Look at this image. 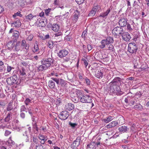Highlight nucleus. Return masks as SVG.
Returning a JSON list of instances; mask_svg holds the SVG:
<instances>
[{
  "label": "nucleus",
  "mask_w": 149,
  "mask_h": 149,
  "mask_svg": "<svg viewBox=\"0 0 149 149\" xmlns=\"http://www.w3.org/2000/svg\"><path fill=\"white\" fill-rule=\"evenodd\" d=\"M54 60L50 58H44L40 61L42 64L37 67V68L39 71L47 69L49 67L54 65Z\"/></svg>",
  "instance_id": "f257e3e1"
},
{
  "label": "nucleus",
  "mask_w": 149,
  "mask_h": 149,
  "mask_svg": "<svg viewBox=\"0 0 149 149\" xmlns=\"http://www.w3.org/2000/svg\"><path fill=\"white\" fill-rule=\"evenodd\" d=\"M120 81L121 79L120 78L116 77L109 84L111 86L110 90L112 92L121 94H123L122 93H120V92L122 93V92L120 91V87L118 86V84Z\"/></svg>",
  "instance_id": "f03ea898"
},
{
  "label": "nucleus",
  "mask_w": 149,
  "mask_h": 149,
  "mask_svg": "<svg viewBox=\"0 0 149 149\" xmlns=\"http://www.w3.org/2000/svg\"><path fill=\"white\" fill-rule=\"evenodd\" d=\"M113 42V38L109 36L106 39L102 40L100 42L101 45L99 46L101 49H103L106 47V45L112 43Z\"/></svg>",
  "instance_id": "7ed1b4c3"
},
{
  "label": "nucleus",
  "mask_w": 149,
  "mask_h": 149,
  "mask_svg": "<svg viewBox=\"0 0 149 149\" xmlns=\"http://www.w3.org/2000/svg\"><path fill=\"white\" fill-rule=\"evenodd\" d=\"M138 48L134 42H131L129 44L128 48V51L131 54H136Z\"/></svg>",
  "instance_id": "20e7f679"
},
{
  "label": "nucleus",
  "mask_w": 149,
  "mask_h": 149,
  "mask_svg": "<svg viewBox=\"0 0 149 149\" xmlns=\"http://www.w3.org/2000/svg\"><path fill=\"white\" fill-rule=\"evenodd\" d=\"M19 131L21 130V131L24 132V133L23 134V135L24 136H25L26 139L25 141L26 142H28L29 141V134L31 131V127H29L27 130H26L25 127H23L19 130Z\"/></svg>",
  "instance_id": "39448f33"
},
{
  "label": "nucleus",
  "mask_w": 149,
  "mask_h": 149,
  "mask_svg": "<svg viewBox=\"0 0 149 149\" xmlns=\"http://www.w3.org/2000/svg\"><path fill=\"white\" fill-rule=\"evenodd\" d=\"M17 77L16 75H14L12 76L7 79L6 81L8 84L9 85L16 84L17 82Z\"/></svg>",
  "instance_id": "423d86ee"
},
{
  "label": "nucleus",
  "mask_w": 149,
  "mask_h": 149,
  "mask_svg": "<svg viewBox=\"0 0 149 149\" xmlns=\"http://www.w3.org/2000/svg\"><path fill=\"white\" fill-rule=\"evenodd\" d=\"M123 32V29L121 27H115L112 30V33L114 36H117L120 34L121 35Z\"/></svg>",
  "instance_id": "0eeeda50"
},
{
  "label": "nucleus",
  "mask_w": 149,
  "mask_h": 149,
  "mask_svg": "<svg viewBox=\"0 0 149 149\" xmlns=\"http://www.w3.org/2000/svg\"><path fill=\"white\" fill-rule=\"evenodd\" d=\"M81 102L83 103H91L92 100L91 97L88 95L83 96L80 99Z\"/></svg>",
  "instance_id": "6e6552de"
},
{
  "label": "nucleus",
  "mask_w": 149,
  "mask_h": 149,
  "mask_svg": "<svg viewBox=\"0 0 149 149\" xmlns=\"http://www.w3.org/2000/svg\"><path fill=\"white\" fill-rule=\"evenodd\" d=\"M68 112L66 111H64L61 112L59 115L60 119L62 120H66L69 116Z\"/></svg>",
  "instance_id": "1a4fd4ad"
},
{
  "label": "nucleus",
  "mask_w": 149,
  "mask_h": 149,
  "mask_svg": "<svg viewBox=\"0 0 149 149\" xmlns=\"http://www.w3.org/2000/svg\"><path fill=\"white\" fill-rule=\"evenodd\" d=\"M58 56L61 58L65 57L68 54V51L65 49H62L60 50L58 53Z\"/></svg>",
  "instance_id": "9d476101"
},
{
  "label": "nucleus",
  "mask_w": 149,
  "mask_h": 149,
  "mask_svg": "<svg viewBox=\"0 0 149 149\" xmlns=\"http://www.w3.org/2000/svg\"><path fill=\"white\" fill-rule=\"evenodd\" d=\"M13 32L12 38L14 40V41H16L18 38L19 33V32L17 31H13V29H11L9 31V33Z\"/></svg>",
  "instance_id": "9b49d317"
},
{
  "label": "nucleus",
  "mask_w": 149,
  "mask_h": 149,
  "mask_svg": "<svg viewBox=\"0 0 149 149\" xmlns=\"http://www.w3.org/2000/svg\"><path fill=\"white\" fill-rule=\"evenodd\" d=\"M121 36L123 39L126 41H129L131 38L130 35L127 32H123Z\"/></svg>",
  "instance_id": "f8f14e48"
},
{
  "label": "nucleus",
  "mask_w": 149,
  "mask_h": 149,
  "mask_svg": "<svg viewBox=\"0 0 149 149\" xmlns=\"http://www.w3.org/2000/svg\"><path fill=\"white\" fill-rule=\"evenodd\" d=\"M103 74V70H97L95 72L94 75L98 79H101L102 78Z\"/></svg>",
  "instance_id": "ddd939ff"
},
{
  "label": "nucleus",
  "mask_w": 149,
  "mask_h": 149,
  "mask_svg": "<svg viewBox=\"0 0 149 149\" xmlns=\"http://www.w3.org/2000/svg\"><path fill=\"white\" fill-rule=\"evenodd\" d=\"M74 105L71 103H68L65 106V108L68 111H70L74 109Z\"/></svg>",
  "instance_id": "4468645a"
},
{
  "label": "nucleus",
  "mask_w": 149,
  "mask_h": 149,
  "mask_svg": "<svg viewBox=\"0 0 149 149\" xmlns=\"http://www.w3.org/2000/svg\"><path fill=\"white\" fill-rule=\"evenodd\" d=\"M15 42L14 41H10L7 44V47L8 49L10 50H12L15 46Z\"/></svg>",
  "instance_id": "2eb2a0df"
},
{
  "label": "nucleus",
  "mask_w": 149,
  "mask_h": 149,
  "mask_svg": "<svg viewBox=\"0 0 149 149\" xmlns=\"http://www.w3.org/2000/svg\"><path fill=\"white\" fill-rule=\"evenodd\" d=\"M118 124V122L116 121H112L107 125L106 127L107 128H111L117 126Z\"/></svg>",
  "instance_id": "dca6fc26"
},
{
  "label": "nucleus",
  "mask_w": 149,
  "mask_h": 149,
  "mask_svg": "<svg viewBox=\"0 0 149 149\" xmlns=\"http://www.w3.org/2000/svg\"><path fill=\"white\" fill-rule=\"evenodd\" d=\"M38 137L39 139L41 140L40 143L42 144H44L47 139V138L46 136L41 134H39Z\"/></svg>",
  "instance_id": "f3484780"
},
{
  "label": "nucleus",
  "mask_w": 149,
  "mask_h": 149,
  "mask_svg": "<svg viewBox=\"0 0 149 149\" xmlns=\"http://www.w3.org/2000/svg\"><path fill=\"white\" fill-rule=\"evenodd\" d=\"M14 47L15 48L14 51H18L23 49L21 46V43H20V42L19 41L17 42L16 45H15Z\"/></svg>",
  "instance_id": "a211bd4d"
},
{
  "label": "nucleus",
  "mask_w": 149,
  "mask_h": 149,
  "mask_svg": "<svg viewBox=\"0 0 149 149\" xmlns=\"http://www.w3.org/2000/svg\"><path fill=\"white\" fill-rule=\"evenodd\" d=\"M119 25L121 27H124L127 25V22L125 19H120L119 22Z\"/></svg>",
  "instance_id": "6ab92c4d"
},
{
  "label": "nucleus",
  "mask_w": 149,
  "mask_h": 149,
  "mask_svg": "<svg viewBox=\"0 0 149 149\" xmlns=\"http://www.w3.org/2000/svg\"><path fill=\"white\" fill-rule=\"evenodd\" d=\"M62 35V33L61 32H59L54 34L53 36L54 38L56 40H61V37Z\"/></svg>",
  "instance_id": "aec40b11"
},
{
  "label": "nucleus",
  "mask_w": 149,
  "mask_h": 149,
  "mask_svg": "<svg viewBox=\"0 0 149 149\" xmlns=\"http://www.w3.org/2000/svg\"><path fill=\"white\" fill-rule=\"evenodd\" d=\"M60 26L58 25L54 24L52 25V29L55 32H57L59 30Z\"/></svg>",
  "instance_id": "412c9836"
},
{
  "label": "nucleus",
  "mask_w": 149,
  "mask_h": 149,
  "mask_svg": "<svg viewBox=\"0 0 149 149\" xmlns=\"http://www.w3.org/2000/svg\"><path fill=\"white\" fill-rule=\"evenodd\" d=\"M118 130L120 132L124 133L127 132L128 130V128L127 126H122L119 127Z\"/></svg>",
  "instance_id": "4be33fe9"
},
{
  "label": "nucleus",
  "mask_w": 149,
  "mask_h": 149,
  "mask_svg": "<svg viewBox=\"0 0 149 149\" xmlns=\"http://www.w3.org/2000/svg\"><path fill=\"white\" fill-rule=\"evenodd\" d=\"M38 24V26L39 27H43L45 26L46 22L44 21L43 19H40L38 23L37 22Z\"/></svg>",
  "instance_id": "5701e85b"
},
{
  "label": "nucleus",
  "mask_w": 149,
  "mask_h": 149,
  "mask_svg": "<svg viewBox=\"0 0 149 149\" xmlns=\"http://www.w3.org/2000/svg\"><path fill=\"white\" fill-rule=\"evenodd\" d=\"M110 11V9H108L107 11L104 13H101L100 15V17H102L104 18H106Z\"/></svg>",
  "instance_id": "b1692460"
},
{
  "label": "nucleus",
  "mask_w": 149,
  "mask_h": 149,
  "mask_svg": "<svg viewBox=\"0 0 149 149\" xmlns=\"http://www.w3.org/2000/svg\"><path fill=\"white\" fill-rule=\"evenodd\" d=\"M92 9H93V10H95L96 13L98 12L101 10V6L99 5H94Z\"/></svg>",
  "instance_id": "393cba45"
},
{
  "label": "nucleus",
  "mask_w": 149,
  "mask_h": 149,
  "mask_svg": "<svg viewBox=\"0 0 149 149\" xmlns=\"http://www.w3.org/2000/svg\"><path fill=\"white\" fill-rule=\"evenodd\" d=\"M21 24L19 21L18 20H17L16 21L14 22L11 25L13 27H18L21 26Z\"/></svg>",
  "instance_id": "a878e982"
},
{
  "label": "nucleus",
  "mask_w": 149,
  "mask_h": 149,
  "mask_svg": "<svg viewBox=\"0 0 149 149\" xmlns=\"http://www.w3.org/2000/svg\"><path fill=\"white\" fill-rule=\"evenodd\" d=\"M113 117L108 116V117L103 120L102 121L106 123H108L113 119Z\"/></svg>",
  "instance_id": "bb28decb"
},
{
  "label": "nucleus",
  "mask_w": 149,
  "mask_h": 149,
  "mask_svg": "<svg viewBox=\"0 0 149 149\" xmlns=\"http://www.w3.org/2000/svg\"><path fill=\"white\" fill-rule=\"evenodd\" d=\"M34 53L38 54L39 53V49L38 45L36 43V45H35L34 47L32 49Z\"/></svg>",
  "instance_id": "cd10ccee"
},
{
  "label": "nucleus",
  "mask_w": 149,
  "mask_h": 149,
  "mask_svg": "<svg viewBox=\"0 0 149 149\" xmlns=\"http://www.w3.org/2000/svg\"><path fill=\"white\" fill-rule=\"evenodd\" d=\"M48 86L51 88H54L55 86V83L52 80H49L48 82Z\"/></svg>",
  "instance_id": "c85d7f7f"
},
{
  "label": "nucleus",
  "mask_w": 149,
  "mask_h": 149,
  "mask_svg": "<svg viewBox=\"0 0 149 149\" xmlns=\"http://www.w3.org/2000/svg\"><path fill=\"white\" fill-rule=\"evenodd\" d=\"M6 110L8 111H12V112L14 111V110L13 109V107L11 103H8Z\"/></svg>",
  "instance_id": "c756f323"
},
{
  "label": "nucleus",
  "mask_w": 149,
  "mask_h": 149,
  "mask_svg": "<svg viewBox=\"0 0 149 149\" xmlns=\"http://www.w3.org/2000/svg\"><path fill=\"white\" fill-rule=\"evenodd\" d=\"M7 127V125L4 123L2 120L0 119V128L4 129Z\"/></svg>",
  "instance_id": "7c9ffc66"
},
{
  "label": "nucleus",
  "mask_w": 149,
  "mask_h": 149,
  "mask_svg": "<svg viewBox=\"0 0 149 149\" xmlns=\"http://www.w3.org/2000/svg\"><path fill=\"white\" fill-rule=\"evenodd\" d=\"M60 83L61 85L62 86H64L67 84V81L64 80L60 79Z\"/></svg>",
  "instance_id": "2f4dec72"
},
{
  "label": "nucleus",
  "mask_w": 149,
  "mask_h": 149,
  "mask_svg": "<svg viewBox=\"0 0 149 149\" xmlns=\"http://www.w3.org/2000/svg\"><path fill=\"white\" fill-rule=\"evenodd\" d=\"M134 108L136 109L141 110L143 109V107L140 104H136L135 105L134 107Z\"/></svg>",
  "instance_id": "473e14b6"
},
{
  "label": "nucleus",
  "mask_w": 149,
  "mask_h": 149,
  "mask_svg": "<svg viewBox=\"0 0 149 149\" xmlns=\"http://www.w3.org/2000/svg\"><path fill=\"white\" fill-rule=\"evenodd\" d=\"M78 18V15L77 14H74L72 17V20L74 22H76L77 21Z\"/></svg>",
  "instance_id": "72a5a7b5"
},
{
  "label": "nucleus",
  "mask_w": 149,
  "mask_h": 149,
  "mask_svg": "<svg viewBox=\"0 0 149 149\" xmlns=\"http://www.w3.org/2000/svg\"><path fill=\"white\" fill-rule=\"evenodd\" d=\"M62 0H55L54 1V4L55 5L60 6L61 4V1Z\"/></svg>",
  "instance_id": "f704fd0d"
},
{
  "label": "nucleus",
  "mask_w": 149,
  "mask_h": 149,
  "mask_svg": "<svg viewBox=\"0 0 149 149\" xmlns=\"http://www.w3.org/2000/svg\"><path fill=\"white\" fill-rule=\"evenodd\" d=\"M47 45L49 48H52L53 47V41L51 40L47 42Z\"/></svg>",
  "instance_id": "c9c22d12"
},
{
  "label": "nucleus",
  "mask_w": 149,
  "mask_h": 149,
  "mask_svg": "<svg viewBox=\"0 0 149 149\" xmlns=\"http://www.w3.org/2000/svg\"><path fill=\"white\" fill-rule=\"evenodd\" d=\"M33 130H36L37 132H39V128L37 126L36 122H35L34 123H33Z\"/></svg>",
  "instance_id": "e433bc0d"
},
{
  "label": "nucleus",
  "mask_w": 149,
  "mask_h": 149,
  "mask_svg": "<svg viewBox=\"0 0 149 149\" xmlns=\"http://www.w3.org/2000/svg\"><path fill=\"white\" fill-rule=\"evenodd\" d=\"M84 79L87 85V86L90 85L91 82L90 80L86 77H84Z\"/></svg>",
  "instance_id": "4c0bfd02"
},
{
  "label": "nucleus",
  "mask_w": 149,
  "mask_h": 149,
  "mask_svg": "<svg viewBox=\"0 0 149 149\" xmlns=\"http://www.w3.org/2000/svg\"><path fill=\"white\" fill-rule=\"evenodd\" d=\"M11 118L12 116H10L9 114H8L7 116L4 119L5 121L6 122H8L9 121Z\"/></svg>",
  "instance_id": "58836bf2"
},
{
  "label": "nucleus",
  "mask_w": 149,
  "mask_h": 149,
  "mask_svg": "<svg viewBox=\"0 0 149 149\" xmlns=\"http://www.w3.org/2000/svg\"><path fill=\"white\" fill-rule=\"evenodd\" d=\"M19 16L20 17H21L22 16V15L21 14L20 12L19 11H18L17 13H15L13 15V16L14 18H15L16 16Z\"/></svg>",
  "instance_id": "ea45409f"
},
{
  "label": "nucleus",
  "mask_w": 149,
  "mask_h": 149,
  "mask_svg": "<svg viewBox=\"0 0 149 149\" xmlns=\"http://www.w3.org/2000/svg\"><path fill=\"white\" fill-rule=\"evenodd\" d=\"M31 100L29 98H27L25 100L24 102L26 105L27 106L28 105L29 103H31Z\"/></svg>",
  "instance_id": "a19ab883"
},
{
  "label": "nucleus",
  "mask_w": 149,
  "mask_h": 149,
  "mask_svg": "<svg viewBox=\"0 0 149 149\" xmlns=\"http://www.w3.org/2000/svg\"><path fill=\"white\" fill-rule=\"evenodd\" d=\"M46 130V128H45L43 126H40L39 128V132H40V133H41L42 132H43V131H45Z\"/></svg>",
  "instance_id": "79ce46f5"
},
{
  "label": "nucleus",
  "mask_w": 149,
  "mask_h": 149,
  "mask_svg": "<svg viewBox=\"0 0 149 149\" xmlns=\"http://www.w3.org/2000/svg\"><path fill=\"white\" fill-rule=\"evenodd\" d=\"M54 81L56 82V84L58 85L59 84V82L60 81V79H57L54 77H52L51 78Z\"/></svg>",
  "instance_id": "37998d69"
},
{
  "label": "nucleus",
  "mask_w": 149,
  "mask_h": 149,
  "mask_svg": "<svg viewBox=\"0 0 149 149\" xmlns=\"http://www.w3.org/2000/svg\"><path fill=\"white\" fill-rule=\"evenodd\" d=\"M27 108H26L25 106L24 105H23L21 106L20 108V111L21 112L25 111L26 112H27V111H26L27 109Z\"/></svg>",
  "instance_id": "c03bdc74"
},
{
  "label": "nucleus",
  "mask_w": 149,
  "mask_h": 149,
  "mask_svg": "<svg viewBox=\"0 0 149 149\" xmlns=\"http://www.w3.org/2000/svg\"><path fill=\"white\" fill-rule=\"evenodd\" d=\"M96 13V12L95 11V10H93V9H92L89 14V16H93L95 15Z\"/></svg>",
  "instance_id": "a18cd8bd"
},
{
  "label": "nucleus",
  "mask_w": 149,
  "mask_h": 149,
  "mask_svg": "<svg viewBox=\"0 0 149 149\" xmlns=\"http://www.w3.org/2000/svg\"><path fill=\"white\" fill-rule=\"evenodd\" d=\"M6 70V68L4 65H2L0 66V72H4Z\"/></svg>",
  "instance_id": "49530a36"
},
{
  "label": "nucleus",
  "mask_w": 149,
  "mask_h": 149,
  "mask_svg": "<svg viewBox=\"0 0 149 149\" xmlns=\"http://www.w3.org/2000/svg\"><path fill=\"white\" fill-rule=\"evenodd\" d=\"M127 29L129 32H132V29L130 25L129 24H127Z\"/></svg>",
  "instance_id": "de8ad7c7"
},
{
  "label": "nucleus",
  "mask_w": 149,
  "mask_h": 149,
  "mask_svg": "<svg viewBox=\"0 0 149 149\" xmlns=\"http://www.w3.org/2000/svg\"><path fill=\"white\" fill-rule=\"evenodd\" d=\"M33 16L31 14H29L26 16V18L27 19L30 20L33 18Z\"/></svg>",
  "instance_id": "09e8293b"
},
{
  "label": "nucleus",
  "mask_w": 149,
  "mask_h": 149,
  "mask_svg": "<svg viewBox=\"0 0 149 149\" xmlns=\"http://www.w3.org/2000/svg\"><path fill=\"white\" fill-rule=\"evenodd\" d=\"M26 41L25 40H23L22 41L20 42L22 47L23 49L26 44Z\"/></svg>",
  "instance_id": "8fccbe9b"
},
{
  "label": "nucleus",
  "mask_w": 149,
  "mask_h": 149,
  "mask_svg": "<svg viewBox=\"0 0 149 149\" xmlns=\"http://www.w3.org/2000/svg\"><path fill=\"white\" fill-rule=\"evenodd\" d=\"M65 39L66 40L68 41H70L72 39V38L70 36L68 35L66 36L65 37Z\"/></svg>",
  "instance_id": "3c124183"
},
{
  "label": "nucleus",
  "mask_w": 149,
  "mask_h": 149,
  "mask_svg": "<svg viewBox=\"0 0 149 149\" xmlns=\"http://www.w3.org/2000/svg\"><path fill=\"white\" fill-rule=\"evenodd\" d=\"M82 60L84 61V64L86 68L87 66L88 65V63L87 61L84 58H82Z\"/></svg>",
  "instance_id": "603ef678"
},
{
  "label": "nucleus",
  "mask_w": 149,
  "mask_h": 149,
  "mask_svg": "<svg viewBox=\"0 0 149 149\" xmlns=\"http://www.w3.org/2000/svg\"><path fill=\"white\" fill-rule=\"evenodd\" d=\"M109 46L108 47V49L110 50H113V45L112 44H109L108 45Z\"/></svg>",
  "instance_id": "864d4df0"
},
{
  "label": "nucleus",
  "mask_w": 149,
  "mask_h": 149,
  "mask_svg": "<svg viewBox=\"0 0 149 149\" xmlns=\"http://www.w3.org/2000/svg\"><path fill=\"white\" fill-rule=\"evenodd\" d=\"M85 0H75L76 2L79 4L82 3Z\"/></svg>",
  "instance_id": "5fc2aeb1"
},
{
  "label": "nucleus",
  "mask_w": 149,
  "mask_h": 149,
  "mask_svg": "<svg viewBox=\"0 0 149 149\" xmlns=\"http://www.w3.org/2000/svg\"><path fill=\"white\" fill-rule=\"evenodd\" d=\"M13 68L10 66L8 65L7 68V71L8 72H10Z\"/></svg>",
  "instance_id": "6e6d98bb"
},
{
  "label": "nucleus",
  "mask_w": 149,
  "mask_h": 149,
  "mask_svg": "<svg viewBox=\"0 0 149 149\" xmlns=\"http://www.w3.org/2000/svg\"><path fill=\"white\" fill-rule=\"evenodd\" d=\"M43 146L42 145L38 144L36 146V149H42Z\"/></svg>",
  "instance_id": "4d7b16f0"
},
{
  "label": "nucleus",
  "mask_w": 149,
  "mask_h": 149,
  "mask_svg": "<svg viewBox=\"0 0 149 149\" xmlns=\"http://www.w3.org/2000/svg\"><path fill=\"white\" fill-rule=\"evenodd\" d=\"M78 77L79 79L81 81H83V80L84 79L83 75L80 73H79Z\"/></svg>",
  "instance_id": "13d9d810"
},
{
  "label": "nucleus",
  "mask_w": 149,
  "mask_h": 149,
  "mask_svg": "<svg viewBox=\"0 0 149 149\" xmlns=\"http://www.w3.org/2000/svg\"><path fill=\"white\" fill-rule=\"evenodd\" d=\"M20 72L21 74L22 75H24L26 74L25 70L24 68H22L21 70H20Z\"/></svg>",
  "instance_id": "bf43d9fd"
},
{
  "label": "nucleus",
  "mask_w": 149,
  "mask_h": 149,
  "mask_svg": "<svg viewBox=\"0 0 149 149\" xmlns=\"http://www.w3.org/2000/svg\"><path fill=\"white\" fill-rule=\"evenodd\" d=\"M19 120L17 119H15L13 120V123L15 124L16 127H17L18 126Z\"/></svg>",
  "instance_id": "052dcab7"
},
{
  "label": "nucleus",
  "mask_w": 149,
  "mask_h": 149,
  "mask_svg": "<svg viewBox=\"0 0 149 149\" xmlns=\"http://www.w3.org/2000/svg\"><path fill=\"white\" fill-rule=\"evenodd\" d=\"M69 125L72 127H74L77 125V124L76 123H70Z\"/></svg>",
  "instance_id": "680f3d73"
},
{
  "label": "nucleus",
  "mask_w": 149,
  "mask_h": 149,
  "mask_svg": "<svg viewBox=\"0 0 149 149\" xmlns=\"http://www.w3.org/2000/svg\"><path fill=\"white\" fill-rule=\"evenodd\" d=\"M87 32L86 31H84L82 34V37L83 38H85V36H86Z\"/></svg>",
  "instance_id": "e2e57ef3"
},
{
  "label": "nucleus",
  "mask_w": 149,
  "mask_h": 149,
  "mask_svg": "<svg viewBox=\"0 0 149 149\" xmlns=\"http://www.w3.org/2000/svg\"><path fill=\"white\" fill-rule=\"evenodd\" d=\"M20 116L22 118H24L25 117V113L22 112H21Z\"/></svg>",
  "instance_id": "0e129e2a"
},
{
  "label": "nucleus",
  "mask_w": 149,
  "mask_h": 149,
  "mask_svg": "<svg viewBox=\"0 0 149 149\" xmlns=\"http://www.w3.org/2000/svg\"><path fill=\"white\" fill-rule=\"evenodd\" d=\"M136 103V101L135 100H130V101L129 104L130 105H133Z\"/></svg>",
  "instance_id": "69168bd1"
},
{
  "label": "nucleus",
  "mask_w": 149,
  "mask_h": 149,
  "mask_svg": "<svg viewBox=\"0 0 149 149\" xmlns=\"http://www.w3.org/2000/svg\"><path fill=\"white\" fill-rule=\"evenodd\" d=\"M87 47L88 51L91 50L92 49L91 46L89 44H88L87 45Z\"/></svg>",
  "instance_id": "338daca9"
},
{
  "label": "nucleus",
  "mask_w": 149,
  "mask_h": 149,
  "mask_svg": "<svg viewBox=\"0 0 149 149\" xmlns=\"http://www.w3.org/2000/svg\"><path fill=\"white\" fill-rule=\"evenodd\" d=\"M33 38V36L32 35H29L28 37L27 38V39L28 40H31Z\"/></svg>",
  "instance_id": "774afa93"
}]
</instances>
